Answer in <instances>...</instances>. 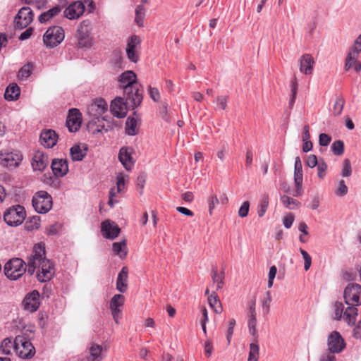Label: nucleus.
<instances>
[{
  "label": "nucleus",
  "instance_id": "obj_18",
  "mask_svg": "<svg viewBox=\"0 0 361 361\" xmlns=\"http://www.w3.org/2000/svg\"><path fill=\"white\" fill-rule=\"evenodd\" d=\"M120 231L119 227L114 221L106 220L102 223L101 232L106 238L113 240L119 235Z\"/></svg>",
  "mask_w": 361,
  "mask_h": 361
},
{
  "label": "nucleus",
  "instance_id": "obj_24",
  "mask_svg": "<svg viewBox=\"0 0 361 361\" xmlns=\"http://www.w3.org/2000/svg\"><path fill=\"white\" fill-rule=\"evenodd\" d=\"M300 71L305 75H312L314 65L313 57L309 54H303L299 59Z\"/></svg>",
  "mask_w": 361,
  "mask_h": 361
},
{
  "label": "nucleus",
  "instance_id": "obj_40",
  "mask_svg": "<svg viewBox=\"0 0 361 361\" xmlns=\"http://www.w3.org/2000/svg\"><path fill=\"white\" fill-rule=\"evenodd\" d=\"M0 348L5 355H10L11 351L14 350V341L13 342L11 338H6L2 341Z\"/></svg>",
  "mask_w": 361,
  "mask_h": 361
},
{
  "label": "nucleus",
  "instance_id": "obj_48",
  "mask_svg": "<svg viewBox=\"0 0 361 361\" xmlns=\"http://www.w3.org/2000/svg\"><path fill=\"white\" fill-rule=\"evenodd\" d=\"M331 150L335 155L340 156L344 152V144L341 140H336L331 145Z\"/></svg>",
  "mask_w": 361,
  "mask_h": 361
},
{
  "label": "nucleus",
  "instance_id": "obj_21",
  "mask_svg": "<svg viewBox=\"0 0 361 361\" xmlns=\"http://www.w3.org/2000/svg\"><path fill=\"white\" fill-rule=\"evenodd\" d=\"M24 309L33 312H35L39 306V294L38 291L33 290L27 294L23 301Z\"/></svg>",
  "mask_w": 361,
  "mask_h": 361
},
{
  "label": "nucleus",
  "instance_id": "obj_23",
  "mask_svg": "<svg viewBox=\"0 0 361 361\" xmlns=\"http://www.w3.org/2000/svg\"><path fill=\"white\" fill-rule=\"evenodd\" d=\"M58 135L56 132L53 130H44L40 134V142L41 144L47 147H53L57 142Z\"/></svg>",
  "mask_w": 361,
  "mask_h": 361
},
{
  "label": "nucleus",
  "instance_id": "obj_14",
  "mask_svg": "<svg viewBox=\"0 0 361 361\" xmlns=\"http://www.w3.org/2000/svg\"><path fill=\"white\" fill-rule=\"evenodd\" d=\"M93 43L90 36V28L85 22H82L78 29V45L80 47H90Z\"/></svg>",
  "mask_w": 361,
  "mask_h": 361
},
{
  "label": "nucleus",
  "instance_id": "obj_58",
  "mask_svg": "<svg viewBox=\"0 0 361 361\" xmlns=\"http://www.w3.org/2000/svg\"><path fill=\"white\" fill-rule=\"evenodd\" d=\"M343 305L341 302H336L334 305V318L337 320L341 319L343 316Z\"/></svg>",
  "mask_w": 361,
  "mask_h": 361
},
{
  "label": "nucleus",
  "instance_id": "obj_3",
  "mask_svg": "<svg viewBox=\"0 0 361 361\" xmlns=\"http://www.w3.org/2000/svg\"><path fill=\"white\" fill-rule=\"evenodd\" d=\"M25 271V263L20 258H13L8 260L4 267L5 276L12 281L20 279Z\"/></svg>",
  "mask_w": 361,
  "mask_h": 361
},
{
  "label": "nucleus",
  "instance_id": "obj_37",
  "mask_svg": "<svg viewBox=\"0 0 361 361\" xmlns=\"http://www.w3.org/2000/svg\"><path fill=\"white\" fill-rule=\"evenodd\" d=\"M125 302V297L121 294H116L111 299L109 303L110 310L121 309Z\"/></svg>",
  "mask_w": 361,
  "mask_h": 361
},
{
  "label": "nucleus",
  "instance_id": "obj_52",
  "mask_svg": "<svg viewBox=\"0 0 361 361\" xmlns=\"http://www.w3.org/2000/svg\"><path fill=\"white\" fill-rule=\"evenodd\" d=\"M317 176L320 179H323L326 176V170H327V164H326V162L324 160L320 159V160H319V164L317 165Z\"/></svg>",
  "mask_w": 361,
  "mask_h": 361
},
{
  "label": "nucleus",
  "instance_id": "obj_34",
  "mask_svg": "<svg viewBox=\"0 0 361 361\" xmlns=\"http://www.w3.org/2000/svg\"><path fill=\"white\" fill-rule=\"evenodd\" d=\"M138 132L137 121L134 118H128L126 122V133L128 135H135Z\"/></svg>",
  "mask_w": 361,
  "mask_h": 361
},
{
  "label": "nucleus",
  "instance_id": "obj_2",
  "mask_svg": "<svg viewBox=\"0 0 361 361\" xmlns=\"http://www.w3.org/2000/svg\"><path fill=\"white\" fill-rule=\"evenodd\" d=\"M14 351L22 359H30L35 354V348L25 334L16 337L14 340Z\"/></svg>",
  "mask_w": 361,
  "mask_h": 361
},
{
  "label": "nucleus",
  "instance_id": "obj_8",
  "mask_svg": "<svg viewBox=\"0 0 361 361\" xmlns=\"http://www.w3.org/2000/svg\"><path fill=\"white\" fill-rule=\"evenodd\" d=\"M23 154L19 151H1L0 165L6 168H16L23 161Z\"/></svg>",
  "mask_w": 361,
  "mask_h": 361
},
{
  "label": "nucleus",
  "instance_id": "obj_47",
  "mask_svg": "<svg viewBox=\"0 0 361 361\" xmlns=\"http://www.w3.org/2000/svg\"><path fill=\"white\" fill-rule=\"evenodd\" d=\"M219 203V200L216 195L212 194L207 198L208 211L209 215H212L213 210Z\"/></svg>",
  "mask_w": 361,
  "mask_h": 361
},
{
  "label": "nucleus",
  "instance_id": "obj_12",
  "mask_svg": "<svg viewBox=\"0 0 361 361\" xmlns=\"http://www.w3.org/2000/svg\"><path fill=\"white\" fill-rule=\"evenodd\" d=\"M302 166L299 157L295 159L294 165V181L295 184V189L291 192L294 197H300L302 195Z\"/></svg>",
  "mask_w": 361,
  "mask_h": 361
},
{
  "label": "nucleus",
  "instance_id": "obj_44",
  "mask_svg": "<svg viewBox=\"0 0 361 361\" xmlns=\"http://www.w3.org/2000/svg\"><path fill=\"white\" fill-rule=\"evenodd\" d=\"M344 104L345 101L343 97H339L336 99L333 106V114L334 116H338L342 113Z\"/></svg>",
  "mask_w": 361,
  "mask_h": 361
},
{
  "label": "nucleus",
  "instance_id": "obj_15",
  "mask_svg": "<svg viewBox=\"0 0 361 361\" xmlns=\"http://www.w3.org/2000/svg\"><path fill=\"white\" fill-rule=\"evenodd\" d=\"M108 109L106 102L102 99H96L87 107V112L90 116L99 119Z\"/></svg>",
  "mask_w": 361,
  "mask_h": 361
},
{
  "label": "nucleus",
  "instance_id": "obj_39",
  "mask_svg": "<svg viewBox=\"0 0 361 361\" xmlns=\"http://www.w3.org/2000/svg\"><path fill=\"white\" fill-rule=\"evenodd\" d=\"M113 250L115 254L120 257H125L127 255L126 243L125 241L116 242L113 243Z\"/></svg>",
  "mask_w": 361,
  "mask_h": 361
},
{
  "label": "nucleus",
  "instance_id": "obj_54",
  "mask_svg": "<svg viewBox=\"0 0 361 361\" xmlns=\"http://www.w3.org/2000/svg\"><path fill=\"white\" fill-rule=\"evenodd\" d=\"M300 252L304 259V269L305 271H307L311 267L312 258L307 252H306L305 250L300 249Z\"/></svg>",
  "mask_w": 361,
  "mask_h": 361
},
{
  "label": "nucleus",
  "instance_id": "obj_22",
  "mask_svg": "<svg viewBox=\"0 0 361 361\" xmlns=\"http://www.w3.org/2000/svg\"><path fill=\"white\" fill-rule=\"evenodd\" d=\"M126 96L127 103L133 107L139 106L142 101V93L140 90V85H134L131 91L123 92Z\"/></svg>",
  "mask_w": 361,
  "mask_h": 361
},
{
  "label": "nucleus",
  "instance_id": "obj_38",
  "mask_svg": "<svg viewBox=\"0 0 361 361\" xmlns=\"http://www.w3.org/2000/svg\"><path fill=\"white\" fill-rule=\"evenodd\" d=\"M128 175L119 173L116 176V190L117 192H122L124 191L126 183L128 181Z\"/></svg>",
  "mask_w": 361,
  "mask_h": 361
},
{
  "label": "nucleus",
  "instance_id": "obj_13",
  "mask_svg": "<svg viewBox=\"0 0 361 361\" xmlns=\"http://www.w3.org/2000/svg\"><path fill=\"white\" fill-rule=\"evenodd\" d=\"M345 342L338 331H332L328 336L327 346L331 353H339L345 348Z\"/></svg>",
  "mask_w": 361,
  "mask_h": 361
},
{
  "label": "nucleus",
  "instance_id": "obj_28",
  "mask_svg": "<svg viewBox=\"0 0 361 361\" xmlns=\"http://www.w3.org/2000/svg\"><path fill=\"white\" fill-rule=\"evenodd\" d=\"M128 269L123 267L118 273L116 279V290L120 293H125L128 289Z\"/></svg>",
  "mask_w": 361,
  "mask_h": 361
},
{
  "label": "nucleus",
  "instance_id": "obj_9",
  "mask_svg": "<svg viewBox=\"0 0 361 361\" xmlns=\"http://www.w3.org/2000/svg\"><path fill=\"white\" fill-rule=\"evenodd\" d=\"M344 299L347 305H360L361 304V286L359 284H348L344 290Z\"/></svg>",
  "mask_w": 361,
  "mask_h": 361
},
{
  "label": "nucleus",
  "instance_id": "obj_31",
  "mask_svg": "<svg viewBox=\"0 0 361 361\" xmlns=\"http://www.w3.org/2000/svg\"><path fill=\"white\" fill-rule=\"evenodd\" d=\"M353 306L354 305H350L343 312V319L349 325L355 323L357 315V309Z\"/></svg>",
  "mask_w": 361,
  "mask_h": 361
},
{
  "label": "nucleus",
  "instance_id": "obj_62",
  "mask_svg": "<svg viewBox=\"0 0 361 361\" xmlns=\"http://www.w3.org/2000/svg\"><path fill=\"white\" fill-rule=\"evenodd\" d=\"M148 92L150 98L154 102H158L160 99V93L157 88L152 87L151 86L149 87Z\"/></svg>",
  "mask_w": 361,
  "mask_h": 361
},
{
  "label": "nucleus",
  "instance_id": "obj_4",
  "mask_svg": "<svg viewBox=\"0 0 361 361\" xmlns=\"http://www.w3.org/2000/svg\"><path fill=\"white\" fill-rule=\"evenodd\" d=\"M35 210L39 214L47 213L52 207V197L46 191L37 192L32 200Z\"/></svg>",
  "mask_w": 361,
  "mask_h": 361
},
{
  "label": "nucleus",
  "instance_id": "obj_57",
  "mask_svg": "<svg viewBox=\"0 0 361 361\" xmlns=\"http://www.w3.org/2000/svg\"><path fill=\"white\" fill-rule=\"evenodd\" d=\"M235 325V320L234 319H231L228 322V327L227 332H226V340H227L228 344H230V343H231Z\"/></svg>",
  "mask_w": 361,
  "mask_h": 361
},
{
  "label": "nucleus",
  "instance_id": "obj_29",
  "mask_svg": "<svg viewBox=\"0 0 361 361\" xmlns=\"http://www.w3.org/2000/svg\"><path fill=\"white\" fill-rule=\"evenodd\" d=\"M87 147L85 144L75 145L70 149L71 159L74 161H78L83 159L86 156Z\"/></svg>",
  "mask_w": 361,
  "mask_h": 361
},
{
  "label": "nucleus",
  "instance_id": "obj_17",
  "mask_svg": "<svg viewBox=\"0 0 361 361\" xmlns=\"http://www.w3.org/2000/svg\"><path fill=\"white\" fill-rule=\"evenodd\" d=\"M119 81L123 87V92L128 93L131 91L132 88H134V85H139L137 82V75L133 71H127L123 73L120 76Z\"/></svg>",
  "mask_w": 361,
  "mask_h": 361
},
{
  "label": "nucleus",
  "instance_id": "obj_59",
  "mask_svg": "<svg viewBox=\"0 0 361 361\" xmlns=\"http://www.w3.org/2000/svg\"><path fill=\"white\" fill-rule=\"evenodd\" d=\"M228 99V96H226V95L219 96L216 99L217 106L221 109L225 110L227 106Z\"/></svg>",
  "mask_w": 361,
  "mask_h": 361
},
{
  "label": "nucleus",
  "instance_id": "obj_27",
  "mask_svg": "<svg viewBox=\"0 0 361 361\" xmlns=\"http://www.w3.org/2000/svg\"><path fill=\"white\" fill-rule=\"evenodd\" d=\"M118 159L124 168L130 171L134 165V161L131 157V149L126 147H122L120 149Z\"/></svg>",
  "mask_w": 361,
  "mask_h": 361
},
{
  "label": "nucleus",
  "instance_id": "obj_60",
  "mask_svg": "<svg viewBox=\"0 0 361 361\" xmlns=\"http://www.w3.org/2000/svg\"><path fill=\"white\" fill-rule=\"evenodd\" d=\"M277 272V269L276 266H271L269 268V271L268 274V288H271L273 286L274 280L276 276Z\"/></svg>",
  "mask_w": 361,
  "mask_h": 361
},
{
  "label": "nucleus",
  "instance_id": "obj_43",
  "mask_svg": "<svg viewBox=\"0 0 361 361\" xmlns=\"http://www.w3.org/2000/svg\"><path fill=\"white\" fill-rule=\"evenodd\" d=\"M32 63H27L23 66L19 71L18 77L20 80L27 79L32 73Z\"/></svg>",
  "mask_w": 361,
  "mask_h": 361
},
{
  "label": "nucleus",
  "instance_id": "obj_35",
  "mask_svg": "<svg viewBox=\"0 0 361 361\" xmlns=\"http://www.w3.org/2000/svg\"><path fill=\"white\" fill-rule=\"evenodd\" d=\"M208 302L209 306L213 310L219 314L222 312V307L220 300L218 298L217 295L215 293H212L208 298Z\"/></svg>",
  "mask_w": 361,
  "mask_h": 361
},
{
  "label": "nucleus",
  "instance_id": "obj_26",
  "mask_svg": "<svg viewBox=\"0 0 361 361\" xmlns=\"http://www.w3.org/2000/svg\"><path fill=\"white\" fill-rule=\"evenodd\" d=\"M51 167L54 176L57 177H63L68 171V162L66 159H54Z\"/></svg>",
  "mask_w": 361,
  "mask_h": 361
},
{
  "label": "nucleus",
  "instance_id": "obj_50",
  "mask_svg": "<svg viewBox=\"0 0 361 361\" xmlns=\"http://www.w3.org/2000/svg\"><path fill=\"white\" fill-rule=\"evenodd\" d=\"M348 193V187L343 180H341L338 183V186L335 190L336 195L343 197Z\"/></svg>",
  "mask_w": 361,
  "mask_h": 361
},
{
  "label": "nucleus",
  "instance_id": "obj_45",
  "mask_svg": "<svg viewBox=\"0 0 361 361\" xmlns=\"http://www.w3.org/2000/svg\"><path fill=\"white\" fill-rule=\"evenodd\" d=\"M40 226V218L38 216H32L25 224L26 229L32 231L38 229Z\"/></svg>",
  "mask_w": 361,
  "mask_h": 361
},
{
  "label": "nucleus",
  "instance_id": "obj_61",
  "mask_svg": "<svg viewBox=\"0 0 361 361\" xmlns=\"http://www.w3.org/2000/svg\"><path fill=\"white\" fill-rule=\"evenodd\" d=\"M271 301V297L270 292H267V298L262 301V308L264 314H268L270 310V302Z\"/></svg>",
  "mask_w": 361,
  "mask_h": 361
},
{
  "label": "nucleus",
  "instance_id": "obj_36",
  "mask_svg": "<svg viewBox=\"0 0 361 361\" xmlns=\"http://www.w3.org/2000/svg\"><path fill=\"white\" fill-rule=\"evenodd\" d=\"M281 201L283 205L289 209H295L300 205L299 201L286 195L281 197Z\"/></svg>",
  "mask_w": 361,
  "mask_h": 361
},
{
  "label": "nucleus",
  "instance_id": "obj_6",
  "mask_svg": "<svg viewBox=\"0 0 361 361\" xmlns=\"http://www.w3.org/2000/svg\"><path fill=\"white\" fill-rule=\"evenodd\" d=\"M360 52L361 34L355 39L353 46L349 50L345 63V70H349L351 68H353L356 72H359L361 70V63L357 61Z\"/></svg>",
  "mask_w": 361,
  "mask_h": 361
},
{
  "label": "nucleus",
  "instance_id": "obj_42",
  "mask_svg": "<svg viewBox=\"0 0 361 361\" xmlns=\"http://www.w3.org/2000/svg\"><path fill=\"white\" fill-rule=\"evenodd\" d=\"M259 357V347L257 344H250V352L247 361H258Z\"/></svg>",
  "mask_w": 361,
  "mask_h": 361
},
{
  "label": "nucleus",
  "instance_id": "obj_10",
  "mask_svg": "<svg viewBox=\"0 0 361 361\" xmlns=\"http://www.w3.org/2000/svg\"><path fill=\"white\" fill-rule=\"evenodd\" d=\"M141 39L137 35H133L127 39L126 48L128 59L133 63L139 61V49L140 47Z\"/></svg>",
  "mask_w": 361,
  "mask_h": 361
},
{
  "label": "nucleus",
  "instance_id": "obj_41",
  "mask_svg": "<svg viewBox=\"0 0 361 361\" xmlns=\"http://www.w3.org/2000/svg\"><path fill=\"white\" fill-rule=\"evenodd\" d=\"M269 206V196L263 195L261 197L260 202L258 206L257 214L259 217H262L267 212Z\"/></svg>",
  "mask_w": 361,
  "mask_h": 361
},
{
  "label": "nucleus",
  "instance_id": "obj_51",
  "mask_svg": "<svg viewBox=\"0 0 361 361\" xmlns=\"http://www.w3.org/2000/svg\"><path fill=\"white\" fill-rule=\"evenodd\" d=\"M257 319L256 315H249V319H248V329H249V333L252 336H256L257 334Z\"/></svg>",
  "mask_w": 361,
  "mask_h": 361
},
{
  "label": "nucleus",
  "instance_id": "obj_30",
  "mask_svg": "<svg viewBox=\"0 0 361 361\" xmlns=\"http://www.w3.org/2000/svg\"><path fill=\"white\" fill-rule=\"evenodd\" d=\"M20 89L16 83L10 84L6 89L4 98L7 101H15L19 98Z\"/></svg>",
  "mask_w": 361,
  "mask_h": 361
},
{
  "label": "nucleus",
  "instance_id": "obj_19",
  "mask_svg": "<svg viewBox=\"0 0 361 361\" xmlns=\"http://www.w3.org/2000/svg\"><path fill=\"white\" fill-rule=\"evenodd\" d=\"M85 8V5L82 1H75L65 9L64 16L70 20L77 19L83 14Z\"/></svg>",
  "mask_w": 361,
  "mask_h": 361
},
{
  "label": "nucleus",
  "instance_id": "obj_20",
  "mask_svg": "<svg viewBox=\"0 0 361 361\" xmlns=\"http://www.w3.org/2000/svg\"><path fill=\"white\" fill-rule=\"evenodd\" d=\"M49 158L46 154L42 151L35 152L32 159V167L35 171H43L49 164Z\"/></svg>",
  "mask_w": 361,
  "mask_h": 361
},
{
  "label": "nucleus",
  "instance_id": "obj_16",
  "mask_svg": "<svg viewBox=\"0 0 361 361\" xmlns=\"http://www.w3.org/2000/svg\"><path fill=\"white\" fill-rule=\"evenodd\" d=\"M82 123V115L80 111L77 109H72L69 111L67 119L66 126L71 132L77 131Z\"/></svg>",
  "mask_w": 361,
  "mask_h": 361
},
{
  "label": "nucleus",
  "instance_id": "obj_32",
  "mask_svg": "<svg viewBox=\"0 0 361 361\" xmlns=\"http://www.w3.org/2000/svg\"><path fill=\"white\" fill-rule=\"evenodd\" d=\"M102 345L96 343H92L89 348L90 360L92 361H101L102 360Z\"/></svg>",
  "mask_w": 361,
  "mask_h": 361
},
{
  "label": "nucleus",
  "instance_id": "obj_11",
  "mask_svg": "<svg viewBox=\"0 0 361 361\" xmlns=\"http://www.w3.org/2000/svg\"><path fill=\"white\" fill-rule=\"evenodd\" d=\"M32 20L33 13L30 8L23 7L15 18V27L20 30L25 28L30 24Z\"/></svg>",
  "mask_w": 361,
  "mask_h": 361
},
{
  "label": "nucleus",
  "instance_id": "obj_1",
  "mask_svg": "<svg viewBox=\"0 0 361 361\" xmlns=\"http://www.w3.org/2000/svg\"><path fill=\"white\" fill-rule=\"evenodd\" d=\"M36 271L39 281H49L54 274L53 264L45 257V247L42 243L34 246L32 254L27 261V273L32 275Z\"/></svg>",
  "mask_w": 361,
  "mask_h": 361
},
{
  "label": "nucleus",
  "instance_id": "obj_49",
  "mask_svg": "<svg viewBox=\"0 0 361 361\" xmlns=\"http://www.w3.org/2000/svg\"><path fill=\"white\" fill-rule=\"evenodd\" d=\"M212 281L214 283H216V289L218 290L221 289L223 286V279L224 276L222 274H219L217 270H214L212 275Z\"/></svg>",
  "mask_w": 361,
  "mask_h": 361
},
{
  "label": "nucleus",
  "instance_id": "obj_5",
  "mask_svg": "<svg viewBox=\"0 0 361 361\" xmlns=\"http://www.w3.org/2000/svg\"><path fill=\"white\" fill-rule=\"evenodd\" d=\"M25 218V210L20 205H15L6 209L4 214L5 222L10 226L21 224Z\"/></svg>",
  "mask_w": 361,
  "mask_h": 361
},
{
  "label": "nucleus",
  "instance_id": "obj_64",
  "mask_svg": "<svg viewBox=\"0 0 361 361\" xmlns=\"http://www.w3.org/2000/svg\"><path fill=\"white\" fill-rule=\"evenodd\" d=\"M331 140V137L326 133H321L319 136V143L322 146L329 145Z\"/></svg>",
  "mask_w": 361,
  "mask_h": 361
},
{
  "label": "nucleus",
  "instance_id": "obj_53",
  "mask_svg": "<svg viewBox=\"0 0 361 361\" xmlns=\"http://www.w3.org/2000/svg\"><path fill=\"white\" fill-rule=\"evenodd\" d=\"M351 173H352V169H351L350 161L349 159H345L343 161L341 175L343 177H349L351 175Z\"/></svg>",
  "mask_w": 361,
  "mask_h": 361
},
{
  "label": "nucleus",
  "instance_id": "obj_55",
  "mask_svg": "<svg viewBox=\"0 0 361 361\" xmlns=\"http://www.w3.org/2000/svg\"><path fill=\"white\" fill-rule=\"evenodd\" d=\"M61 228V225L58 223H56V224L48 226L46 228L45 232L48 235H56L59 232Z\"/></svg>",
  "mask_w": 361,
  "mask_h": 361
},
{
  "label": "nucleus",
  "instance_id": "obj_46",
  "mask_svg": "<svg viewBox=\"0 0 361 361\" xmlns=\"http://www.w3.org/2000/svg\"><path fill=\"white\" fill-rule=\"evenodd\" d=\"M145 8L142 5H139L137 6L135 9V22L139 26L143 25V20L145 18Z\"/></svg>",
  "mask_w": 361,
  "mask_h": 361
},
{
  "label": "nucleus",
  "instance_id": "obj_25",
  "mask_svg": "<svg viewBox=\"0 0 361 361\" xmlns=\"http://www.w3.org/2000/svg\"><path fill=\"white\" fill-rule=\"evenodd\" d=\"M112 114L118 118H123L127 114V106L122 98H116L111 104Z\"/></svg>",
  "mask_w": 361,
  "mask_h": 361
},
{
  "label": "nucleus",
  "instance_id": "obj_33",
  "mask_svg": "<svg viewBox=\"0 0 361 361\" xmlns=\"http://www.w3.org/2000/svg\"><path fill=\"white\" fill-rule=\"evenodd\" d=\"M61 11V9L58 6H55L49 9V11L44 12L39 16V20L40 23H44L50 20L53 17L58 15Z\"/></svg>",
  "mask_w": 361,
  "mask_h": 361
},
{
  "label": "nucleus",
  "instance_id": "obj_56",
  "mask_svg": "<svg viewBox=\"0 0 361 361\" xmlns=\"http://www.w3.org/2000/svg\"><path fill=\"white\" fill-rule=\"evenodd\" d=\"M250 210V202L248 201H245L241 204L240 207L238 210V216L241 218L246 217L248 214Z\"/></svg>",
  "mask_w": 361,
  "mask_h": 361
},
{
  "label": "nucleus",
  "instance_id": "obj_63",
  "mask_svg": "<svg viewBox=\"0 0 361 361\" xmlns=\"http://www.w3.org/2000/svg\"><path fill=\"white\" fill-rule=\"evenodd\" d=\"M319 164V161L317 160V157L314 154H310L307 157L306 164L310 167L314 168L317 166Z\"/></svg>",
  "mask_w": 361,
  "mask_h": 361
},
{
  "label": "nucleus",
  "instance_id": "obj_7",
  "mask_svg": "<svg viewBox=\"0 0 361 361\" xmlns=\"http://www.w3.org/2000/svg\"><path fill=\"white\" fill-rule=\"evenodd\" d=\"M65 34L60 26H53L47 29L43 36V42L47 47L53 48L64 39Z\"/></svg>",
  "mask_w": 361,
  "mask_h": 361
}]
</instances>
